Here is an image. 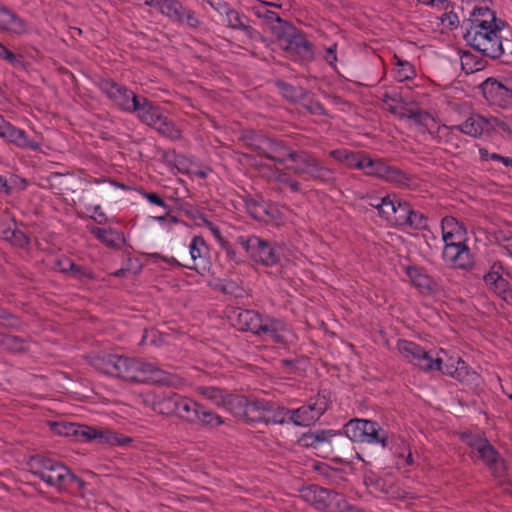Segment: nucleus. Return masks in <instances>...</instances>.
<instances>
[{
  "mask_svg": "<svg viewBox=\"0 0 512 512\" xmlns=\"http://www.w3.org/2000/svg\"><path fill=\"white\" fill-rule=\"evenodd\" d=\"M327 407L326 397L318 395L315 399H310L308 404L291 409V423L297 426H309L324 414Z\"/></svg>",
  "mask_w": 512,
  "mask_h": 512,
  "instance_id": "a211bd4d",
  "label": "nucleus"
},
{
  "mask_svg": "<svg viewBox=\"0 0 512 512\" xmlns=\"http://www.w3.org/2000/svg\"><path fill=\"white\" fill-rule=\"evenodd\" d=\"M405 226L415 230H424L428 227V218L423 213L411 209Z\"/></svg>",
  "mask_w": 512,
  "mask_h": 512,
  "instance_id": "49530a36",
  "label": "nucleus"
},
{
  "mask_svg": "<svg viewBox=\"0 0 512 512\" xmlns=\"http://www.w3.org/2000/svg\"><path fill=\"white\" fill-rule=\"evenodd\" d=\"M176 22L185 24L190 28H197L201 24V21L196 13L186 7L183 8L180 14V19H177Z\"/></svg>",
  "mask_w": 512,
  "mask_h": 512,
  "instance_id": "603ef678",
  "label": "nucleus"
},
{
  "mask_svg": "<svg viewBox=\"0 0 512 512\" xmlns=\"http://www.w3.org/2000/svg\"><path fill=\"white\" fill-rule=\"evenodd\" d=\"M258 336L281 345H286L293 339L291 329L283 320L269 316L263 319Z\"/></svg>",
  "mask_w": 512,
  "mask_h": 512,
  "instance_id": "4be33fe9",
  "label": "nucleus"
},
{
  "mask_svg": "<svg viewBox=\"0 0 512 512\" xmlns=\"http://www.w3.org/2000/svg\"><path fill=\"white\" fill-rule=\"evenodd\" d=\"M179 397V394L172 392L164 394L154 402V411L164 415H176Z\"/></svg>",
  "mask_w": 512,
  "mask_h": 512,
  "instance_id": "e433bc0d",
  "label": "nucleus"
},
{
  "mask_svg": "<svg viewBox=\"0 0 512 512\" xmlns=\"http://www.w3.org/2000/svg\"><path fill=\"white\" fill-rule=\"evenodd\" d=\"M142 196L149 203H151L153 205H157V206L162 207L164 209H168L169 208L167 203L157 193H154V192H142Z\"/></svg>",
  "mask_w": 512,
  "mask_h": 512,
  "instance_id": "bf43d9fd",
  "label": "nucleus"
},
{
  "mask_svg": "<svg viewBox=\"0 0 512 512\" xmlns=\"http://www.w3.org/2000/svg\"><path fill=\"white\" fill-rule=\"evenodd\" d=\"M0 138L21 149L40 151L41 143L28 137L27 133L10 122L0 120Z\"/></svg>",
  "mask_w": 512,
  "mask_h": 512,
  "instance_id": "5701e85b",
  "label": "nucleus"
},
{
  "mask_svg": "<svg viewBox=\"0 0 512 512\" xmlns=\"http://www.w3.org/2000/svg\"><path fill=\"white\" fill-rule=\"evenodd\" d=\"M209 4L221 16V18H224V16L232 9L227 3L220 0L209 1Z\"/></svg>",
  "mask_w": 512,
  "mask_h": 512,
  "instance_id": "e2e57ef3",
  "label": "nucleus"
},
{
  "mask_svg": "<svg viewBox=\"0 0 512 512\" xmlns=\"http://www.w3.org/2000/svg\"><path fill=\"white\" fill-rule=\"evenodd\" d=\"M306 109L314 115H324L325 114V108L324 106L318 102V101H311L306 105Z\"/></svg>",
  "mask_w": 512,
  "mask_h": 512,
  "instance_id": "338daca9",
  "label": "nucleus"
},
{
  "mask_svg": "<svg viewBox=\"0 0 512 512\" xmlns=\"http://www.w3.org/2000/svg\"><path fill=\"white\" fill-rule=\"evenodd\" d=\"M291 163L287 169L292 170L295 174L304 179L318 163L319 159L307 151H296L294 155H290Z\"/></svg>",
  "mask_w": 512,
  "mask_h": 512,
  "instance_id": "cd10ccee",
  "label": "nucleus"
},
{
  "mask_svg": "<svg viewBox=\"0 0 512 512\" xmlns=\"http://www.w3.org/2000/svg\"><path fill=\"white\" fill-rule=\"evenodd\" d=\"M505 26H494L493 29L482 31L481 33H472L464 35L466 42L476 51L484 56L496 59L501 57L508 50L512 54V42L503 41L501 35Z\"/></svg>",
  "mask_w": 512,
  "mask_h": 512,
  "instance_id": "0eeeda50",
  "label": "nucleus"
},
{
  "mask_svg": "<svg viewBox=\"0 0 512 512\" xmlns=\"http://www.w3.org/2000/svg\"><path fill=\"white\" fill-rule=\"evenodd\" d=\"M392 75L398 82L411 81L416 76V70L409 61L394 55Z\"/></svg>",
  "mask_w": 512,
  "mask_h": 512,
  "instance_id": "c9c22d12",
  "label": "nucleus"
},
{
  "mask_svg": "<svg viewBox=\"0 0 512 512\" xmlns=\"http://www.w3.org/2000/svg\"><path fill=\"white\" fill-rule=\"evenodd\" d=\"M188 248L190 254L189 262L182 264L177 259L172 258L169 263L204 274L210 266L209 247L206 241L201 236H194Z\"/></svg>",
  "mask_w": 512,
  "mask_h": 512,
  "instance_id": "ddd939ff",
  "label": "nucleus"
},
{
  "mask_svg": "<svg viewBox=\"0 0 512 512\" xmlns=\"http://www.w3.org/2000/svg\"><path fill=\"white\" fill-rule=\"evenodd\" d=\"M100 89L118 109L127 113L135 110V105L140 98L132 90L112 80H103L100 83Z\"/></svg>",
  "mask_w": 512,
  "mask_h": 512,
  "instance_id": "f8f14e48",
  "label": "nucleus"
},
{
  "mask_svg": "<svg viewBox=\"0 0 512 512\" xmlns=\"http://www.w3.org/2000/svg\"><path fill=\"white\" fill-rule=\"evenodd\" d=\"M70 274L79 280H82L84 278H92V274L89 271H87L86 269L79 265H76L75 263Z\"/></svg>",
  "mask_w": 512,
  "mask_h": 512,
  "instance_id": "69168bd1",
  "label": "nucleus"
},
{
  "mask_svg": "<svg viewBox=\"0 0 512 512\" xmlns=\"http://www.w3.org/2000/svg\"><path fill=\"white\" fill-rule=\"evenodd\" d=\"M462 439L471 448L472 458L480 459L497 477L505 474V461L487 439L473 433H463Z\"/></svg>",
  "mask_w": 512,
  "mask_h": 512,
  "instance_id": "1a4fd4ad",
  "label": "nucleus"
},
{
  "mask_svg": "<svg viewBox=\"0 0 512 512\" xmlns=\"http://www.w3.org/2000/svg\"><path fill=\"white\" fill-rule=\"evenodd\" d=\"M253 14L258 18H263L268 23L281 22L279 15L270 9V4L267 2H259L251 8Z\"/></svg>",
  "mask_w": 512,
  "mask_h": 512,
  "instance_id": "37998d69",
  "label": "nucleus"
},
{
  "mask_svg": "<svg viewBox=\"0 0 512 512\" xmlns=\"http://www.w3.org/2000/svg\"><path fill=\"white\" fill-rule=\"evenodd\" d=\"M261 168L267 169V172H263L270 181H274L290 188L292 192H297L300 189V184L294 180L287 172L280 170L276 166L271 164H261Z\"/></svg>",
  "mask_w": 512,
  "mask_h": 512,
  "instance_id": "f704fd0d",
  "label": "nucleus"
},
{
  "mask_svg": "<svg viewBox=\"0 0 512 512\" xmlns=\"http://www.w3.org/2000/svg\"><path fill=\"white\" fill-rule=\"evenodd\" d=\"M74 267V262L69 258H60L55 264V268L62 273H71Z\"/></svg>",
  "mask_w": 512,
  "mask_h": 512,
  "instance_id": "680f3d73",
  "label": "nucleus"
},
{
  "mask_svg": "<svg viewBox=\"0 0 512 512\" xmlns=\"http://www.w3.org/2000/svg\"><path fill=\"white\" fill-rule=\"evenodd\" d=\"M235 313V325L241 331H249L258 336L265 316L254 310L239 309Z\"/></svg>",
  "mask_w": 512,
  "mask_h": 512,
  "instance_id": "bb28decb",
  "label": "nucleus"
},
{
  "mask_svg": "<svg viewBox=\"0 0 512 512\" xmlns=\"http://www.w3.org/2000/svg\"><path fill=\"white\" fill-rule=\"evenodd\" d=\"M345 435L353 442H362L386 447L388 433L371 420L353 419L344 426Z\"/></svg>",
  "mask_w": 512,
  "mask_h": 512,
  "instance_id": "9d476101",
  "label": "nucleus"
},
{
  "mask_svg": "<svg viewBox=\"0 0 512 512\" xmlns=\"http://www.w3.org/2000/svg\"><path fill=\"white\" fill-rule=\"evenodd\" d=\"M196 391L213 405L224 408L230 412L234 410V403L237 395L230 394L223 389L213 386H199Z\"/></svg>",
  "mask_w": 512,
  "mask_h": 512,
  "instance_id": "a878e982",
  "label": "nucleus"
},
{
  "mask_svg": "<svg viewBox=\"0 0 512 512\" xmlns=\"http://www.w3.org/2000/svg\"><path fill=\"white\" fill-rule=\"evenodd\" d=\"M88 231L93 234L101 243L110 248H119L124 242L122 233L112 228H99L94 225H87Z\"/></svg>",
  "mask_w": 512,
  "mask_h": 512,
  "instance_id": "7c9ffc66",
  "label": "nucleus"
},
{
  "mask_svg": "<svg viewBox=\"0 0 512 512\" xmlns=\"http://www.w3.org/2000/svg\"><path fill=\"white\" fill-rule=\"evenodd\" d=\"M85 209L87 212H90L89 218L94 220L99 225H104L107 223L108 218L106 213L103 211L100 204H85Z\"/></svg>",
  "mask_w": 512,
  "mask_h": 512,
  "instance_id": "864d4df0",
  "label": "nucleus"
},
{
  "mask_svg": "<svg viewBox=\"0 0 512 512\" xmlns=\"http://www.w3.org/2000/svg\"><path fill=\"white\" fill-rule=\"evenodd\" d=\"M27 341L19 336L0 334V349L19 353L27 349Z\"/></svg>",
  "mask_w": 512,
  "mask_h": 512,
  "instance_id": "79ce46f5",
  "label": "nucleus"
},
{
  "mask_svg": "<svg viewBox=\"0 0 512 512\" xmlns=\"http://www.w3.org/2000/svg\"><path fill=\"white\" fill-rule=\"evenodd\" d=\"M269 402L264 400H248L244 396L237 395L234 410L231 413L245 418L248 422L266 423V415Z\"/></svg>",
  "mask_w": 512,
  "mask_h": 512,
  "instance_id": "412c9836",
  "label": "nucleus"
},
{
  "mask_svg": "<svg viewBox=\"0 0 512 512\" xmlns=\"http://www.w3.org/2000/svg\"><path fill=\"white\" fill-rule=\"evenodd\" d=\"M339 504H341V505H339V507H337V512H365L363 509L349 504L345 500L344 496H342Z\"/></svg>",
  "mask_w": 512,
  "mask_h": 512,
  "instance_id": "0e129e2a",
  "label": "nucleus"
},
{
  "mask_svg": "<svg viewBox=\"0 0 512 512\" xmlns=\"http://www.w3.org/2000/svg\"><path fill=\"white\" fill-rule=\"evenodd\" d=\"M441 21L443 25L449 28L457 27L460 23L458 15L453 11L445 12L441 17Z\"/></svg>",
  "mask_w": 512,
  "mask_h": 512,
  "instance_id": "052dcab7",
  "label": "nucleus"
},
{
  "mask_svg": "<svg viewBox=\"0 0 512 512\" xmlns=\"http://www.w3.org/2000/svg\"><path fill=\"white\" fill-rule=\"evenodd\" d=\"M342 441L345 439L341 432L320 430L304 433L299 439V444L302 447L314 449L322 457H329L334 454Z\"/></svg>",
  "mask_w": 512,
  "mask_h": 512,
  "instance_id": "9b49d317",
  "label": "nucleus"
},
{
  "mask_svg": "<svg viewBox=\"0 0 512 512\" xmlns=\"http://www.w3.org/2000/svg\"><path fill=\"white\" fill-rule=\"evenodd\" d=\"M248 145L262 156L261 164H271L272 167L278 165H290V155L296 151L290 150L282 141H278L260 134H254Z\"/></svg>",
  "mask_w": 512,
  "mask_h": 512,
  "instance_id": "6e6552de",
  "label": "nucleus"
},
{
  "mask_svg": "<svg viewBox=\"0 0 512 512\" xmlns=\"http://www.w3.org/2000/svg\"><path fill=\"white\" fill-rule=\"evenodd\" d=\"M484 97L494 105L507 107L512 105V74L498 81L488 78L482 83Z\"/></svg>",
  "mask_w": 512,
  "mask_h": 512,
  "instance_id": "4468645a",
  "label": "nucleus"
},
{
  "mask_svg": "<svg viewBox=\"0 0 512 512\" xmlns=\"http://www.w3.org/2000/svg\"><path fill=\"white\" fill-rule=\"evenodd\" d=\"M266 424H289L291 423V409L275 406L269 402Z\"/></svg>",
  "mask_w": 512,
  "mask_h": 512,
  "instance_id": "a19ab883",
  "label": "nucleus"
},
{
  "mask_svg": "<svg viewBox=\"0 0 512 512\" xmlns=\"http://www.w3.org/2000/svg\"><path fill=\"white\" fill-rule=\"evenodd\" d=\"M280 45L286 51L287 56L295 61L313 58V45L303 34L294 29L280 40Z\"/></svg>",
  "mask_w": 512,
  "mask_h": 512,
  "instance_id": "aec40b11",
  "label": "nucleus"
},
{
  "mask_svg": "<svg viewBox=\"0 0 512 512\" xmlns=\"http://www.w3.org/2000/svg\"><path fill=\"white\" fill-rule=\"evenodd\" d=\"M504 275L510 276L502 262H494L483 279L489 290L496 293L507 304L512 306V286L504 278Z\"/></svg>",
  "mask_w": 512,
  "mask_h": 512,
  "instance_id": "2eb2a0df",
  "label": "nucleus"
},
{
  "mask_svg": "<svg viewBox=\"0 0 512 512\" xmlns=\"http://www.w3.org/2000/svg\"><path fill=\"white\" fill-rule=\"evenodd\" d=\"M412 207L410 204L406 201H397V206L395 209V216L391 219V224L397 225V226H405L408 219H409V213L411 211Z\"/></svg>",
  "mask_w": 512,
  "mask_h": 512,
  "instance_id": "a18cd8bd",
  "label": "nucleus"
},
{
  "mask_svg": "<svg viewBox=\"0 0 512 512\" xmlns=\"http://www.w3.org/2000/svg\"><path fill=\"white\" fill-rule=\"evenodd\" d=\"M206 225L213 234V236L216 238V240L219 242L221 247L224 248L229 255L234 254L228 247V243L222 238L220 229L211 222H207Z\"/></svg>",
  "mask_w": 512,
  "mask_h": 512,
  "instance_id": "13d9d810",
  "label": "nucleus"
},
{
  "mask_svg": "<svg viewBox=\"0 0 512 512\" xmlns=\"http://www.w3.org/2000/svg\"><path fill=\"white\" fill-rule=\"evenodd\" d=\"M397 199L391 198L389 195L382 197V200H380V204H378V213L379 215L384 218L389 223L391 222L392 217L395 216V209L397 206Z\"/></svg>",
  "mask_w": 512,
  "mask_h": 512,
  "instance_id": "c03bdc74",
  "label": "nucleus"
},
{
  "mask_svg": "<svg viewBox=\"0 0 512 512\" xmlns=\"http://www.w3.org/2000/svg\"><path fill=\"white\" fill-rule=\"evenodd\" d=\"M220 289L224 294L233 297H240L242 295V288H240L239 285L234 281H224L221 284Z\"/></svg>",
  "mask_w": 512,
  "mask_h": 512,
  "instance_id": "6e6d98bb",
  "label": "nucleus"
},
{
  "mask_svg": "<svg viewBox=\"0 0 512 512\" xmlns=\"http://www.w3.org/2000/svg\"><path fill=\"white\" fill-rule=\"evenodd\" d=\"M323 58L326 61V63L328 65H330L331 67L336 66V62H337V44L336 43H332L325 49Z\"/></svg>",
  "mask_w": 512,
  "mask_h": 512,
  "instance_id": "4d7b16f0",
  "label": "nucleus"
},
{
  "mask_svg": "<svg viewBox=\"0 0 512 512\" xmlns=\"http://www.w3.org/2000/svg\"><path fill=\"white\" fill-rule=\"evenodd\" d=\"M442 238L445 245L449 242L465 241L466 230L464 226L458 222V220L452 216H446L441 222Z\"/></svg>",
  "mask_w": 512,
  "mask_h": 512,
  "instance_id": "c85d7f7f",
  "label": "nucleus"
},
{
  "mask_svg": "<svg viewBox=\"0 0 512 512\" xmlns=\"http://www.w3.org/2000/svg\"><path fill=\"white\" fill-rule=\"evenodd\" d=\"M397 347L408 362L424 371H439L468 385H477L480 380L479 374L470 370L460 357L451 356L447 359L441 357L440 353L447 356L443 350L433 353L408 340H399Z\"/></svg>",
  "mask_w": 512,
  "mask_h": 512,
  "instance_id": "f257e3e1",
  "label": "nucleus"
},
{
  "mask_svg": "<svg viewBox=\"0 0 512 512\" xmlns=\"http://www.w3.org/2000/svg\"><path fill=\"white\" fill-rule=\"evenodd\" d=\"M488 134L492 132H503L512 134V127L509 123L497 117H488Z\"/></svg>",
  "mask_w": 512,
  "mask_h": 512,
  "instance_id": "8fccbe9b",
  "label": "nucleus"
},
{
  "mask_svg": "<svg viewBox=\"0 0 512 512\" xmlns=\"http://www.w3.org/2000/svg\"><path fill=\"white\" fill-rule=\"evenodd\" d=\"M442 257L452 268L467 270L473 266V256L465 241L444 246Z\"/></svg>",
  "mask_w": 512,
  "mask_h": 512,
  "instance_id": "b1692460",
  "label": "nucleus"
},
{
  "mask_svg": "<svg viewBox=\"0 0 512 512\" xmlns=\"http://www.w3.org/2000/svg\"><path fill=\"white\" fill-rule=\"evenodd\" d=\"M406 276L411 283L419 288L421 291H428L431 288V280L429 276L423 271L422 268L417 266H407Z\"/></svg>",
  "mask_w": 512,
  "mask_h": 512,
  "instance_id": "ea45409f",
  "label": "nucleus"
},
{
  "mask_svg": "<svg viewBox=\"0 0 512 512\" xmlns=\"http://www.w3.org/2000/svg\"><path fill=\"white\" fill-rule=\"evenodd\" d=\"M329 155L344 164L348 168H355L362 170L366 154L362 152H353L345 148L331 150Z\"/></svg>",
  "mask_w": 512,
  "mask_h": 512,
  "instance_id": "2f4dec72",
  "label": "nucleus"
},
{
  "mask_svg": "<svg viewBox=\"0 0 512 512\" xmlns=\"http://www.w3.org/2000/svg\"><path fill=\"white\" fill-rule=\"evenodd\" d=\"M488 117L482 115H472L468 117L462 124L456 125V129L473 138H478L482 134H488Z\"/></svg>",
  "mask_w": 512,
  "mask_h": 512,
  "instance_id": "c756f323",
  "label": "nucleus"
},
{
  "mask_svg": "<svg viewBox=\"0 0 512 512\" xmlns=\"http://www.w3.org/2000/svg\"><path fill=\"white\" fill-rule=\"evenodd\" d=\"M31 470L49 486L59 490L80 491L85 486V482L73 474L68 467L50 458H34L31 462Z\"/></svg>",
  "mask_w": 512,
  "mask_h": 512,
  "instance_id": "20e7f679",
  "label": "nucleus"
},
{
  "mask_svg": "<svg viewBox=\"0 0 512 512\" xmlns=\"http://www.w3.org/2000/svg\"><path fill=\"white\" fill-rule=\"evenodd\" d=\"M305 179L317 181L322 184H332L336 177L334 170L324 165L319 160Z\"/></svg>",
  "mask_w": 512,
  "mask_h": 512,
  "instance_id": "4c0bfd02",
  "label": "nucleus"
},
{
  "mask_svg": "<svg viewBox=\"0 0 512 512\" xmlns=\"http://www.w3.org/2000/svg\"><path fill=\"white\" fill-rule=\"evenodd\" d=\"M0 59L8 62L14 67H21L23 65V58L9 50L3 43L0 42Z\"/></svg>",
  "mask_w": 512,
  "mask_h": 512,
  "instance_id": "3c124183",
  "label": "nucleus"
},
{
  "mask_svg": "<svg viewBox=\"0 0 512 512\" xmlns=\"http://www.w3.org/2000/svg\"><path fill=\"white\" fill-rule=\"evenodd\" d=\"M145 4L158 9L163 15L172 21L180 19L184 6L178 0H145Z\"/></svg>",
  "mask_w": 512,
  "mask_h": 512,
  "instance_id": "72a5a7b5",
  "label": "nucleus"
},
{
  "mask_svg": "<svg viewBox=\"0 0 512 512\" xmlns=\"http://www.w3.org/2000/svg\"><path fill=\"white\" fill-rule=\"evenodd\" d=\"M0 31L22 36L30 32V25L25 19L0 3Z\"/></svg>",
  "mask_w": 512,
  "mask_h": 512,
  "instance_id": "393cba45",
  "label": "nucleus"
},
{
  "mask_svg": "<svg viewBox=\"0 0 512 512\" xmlns=\"http://www.w3.org/2000/svg\"><path fill=\"white\" fill-rule=\"evenodd\" d=\"M245 17L241 15L238 11L231 9L227 15L222 18V21L230 28L235 30H240L245 35L251 37L253 33V28L248 25L245 21Z\"/></svg>",
  "mask_w": 512,
  "mask_h": 512,
  "instance_id": "58836bf2",
  "label": "nucleus"
},
{
  "mask_svg": "<svg viewBox=\"0 0 512 512\" xmlns=\"http://www.w3.org/2000/svg\"><path fill=\"white\" fill-rule=\"evenodd\" d=\"M4 238L17 247H25L29 243V238L20 230L6 229L3 231Z\"/></svg>",
  "mask_w": 512,
  "mask_h": 512,
  "instance_id": "09e8293b",
  "label": "nucleus"
},
{
  "mask_svg": "<svg viewBox=\"0 0 512 512\" xmlns=\"http://www.w3.org/2000/svg\"><path fill=\"white\" fill-rule=\"evenodd\" d=\"M417 1L421 2L425 5H428V6L441 7V8L445 7V0H417Z\"/></svg>",
  "mask_w": 512,
  "mask_h": 512,
  "instance_id": "774afa93",
  "label": "nucleus"
},
{
  "mask_svg": "<svg viewBox=\"0 0 512 512\" xmlns=\"http://www.w3.org/2000/svg\"><path fill=\"white\" fill-rule=\"evenodd\" d=\"M303 497L311 502L318 510L323 512H337L339 502L343 495L329 489L310 485L302 491Z\"/></svg>",
  "mask_w": 512,
  "mask_h": 512,
  "instance_id": "6ab92c4d",
  "label": "nucleus"
},
{
  "mask_svg": "<svg viewBox=\"0 0 512 512\" xmlns=\"http://www.w3.org/2000/svg\"><path fill=\"white\" fill-rule=\"evenodd\" d=\"M200 407V403L180 395L176 416L189 423H198Z\"/></svg>",
  "mask_w": 512,
  "mask_h": 512,
  "instance_id": "473e14b6",
  "label": "nucleus"
},
{
  "mask_svg": "<svg viewBox=\"0 0 512 512\" xmlns=\"http://www.w3.org/2000/svg\"><path fill=\"white\" fill-rule=\"evenodd\" d=\"M362 170L370 176H375L396 185H406L408 178L405 173L395 166L387 164L382 159H372L366 155Z\"/></svg>",
  "mask_w": 512,
  "mask_h": 512,
  "instance_id": "f3484780",
  "label": "nucleus"
},
{
  "mask_svg": "<svg viewBox=\"0 0 512 512\" xmlns=\"http://www.w3.org/2000/svg\"><path fill=\"white\" fill-rule=\"evenodd\" d=\"M0 325L8 328L17 329L20 326L19 319L8 310L0 307Z\"/></svg>",
  "mask_w": 512,
  "mask_h": 512,
  "instance_id": "5fc2aeb1",
  "label": "nucleus"
},
{
  "mask_svg": "<svg viewBox=\"0 0 512 512\" xmlns=\"http://www.w3.org/2000/svg\"><path fill=\"white\" fill-rule=\"evenodd\" d=\"M135 106V110L131 114H135L142 123L154 128L158 133L171 140L181 138V131L163 114L159 106L146 97H140Z\"/></svg>",
  "mask_w": 512,
  "mask_h": 512,
  "instance_id": "423d86ee",
  "label": "nucleus"
},
{
  "mask_svg": "<svg viewBox=\"0 0 512 512\" xmlns=\"http://www.w3.org/2000/svg\"><path fill=\"white\" fill-rule=\"evenodd\" d=\"M246 252L249 259L266 267L281 264L285 257V245L267 240L257 235H239L235 239Z\"/></svg>",
  "mask_w": 512,
  "mask_h": 512,
  "instance_id": "39448f33",
  "label": "nucleus"
},
{
  "mask_svg": "<svg viewBox=\"0 0 512 512\" xmlns=\"http://www.w3.org/2000/svg\"><path fill=\"white\" fill-rule=\"evenodd\" d=\"M494 26H505V22L496 17V13L487 5H476L470 12L464 35L481 33Z\"/></svg>",
  "mask_w": 512,
  "mask_h": 512,
  "instance_id": "dca6fc26",
  "label": "nucleus"
},
{
  "mask_svg": "<svg viewBox=\"0 0 512 512\" xmlns=\"http://www.w3.org/2000/svg\"><path fill=\"white\" fill-rule=\"evenodd\" d=\"M199 422L204 425H208L210 427H217L223 423V419L221 416L215 414L214 412L207 410L201 405L199 409Z\"/></svg>",
  "mask_w": 512,
  "mask_h": 512,
  "instance_id": "de8ad7c7",
  "label": "nucleus"
},
{
  "mask_svg": "<svg viewBox=\"0 0 512 512\" xmlns=\"http://www.w3.org/2000/svg\"><path fill=\"white\" fill-rule=\"evenodd\" d=\"M92 366L100 372L129 382H153L170 384L166 372L154 363L142 359L124 357L116 354L96 355Z\"/></svg>",
  "mask_w": 512,
  "mask_h": 512,
  "instance_id": "f03ea898",
  "label": "nucleus"
},
{
  "mask_svg": "<svg viewBox=\"0 0 512 512\" xmlns=\"http://www.w3.org/2000/svg\"><path fill=\"white\" fill-rule=\"evenodd\" d=\"M50 429L54 434L72 437L81 442H96L117 446H124L131 442L130 438L120 436L110 429L84 424L56 421L50 423Z\"/></svg>",
  "mask_w": 512,
  "mask_h": 512,
  "instance_id": "7ed1b4c3",
  "label": "nucleus"
}]
</instances>
